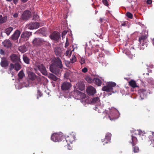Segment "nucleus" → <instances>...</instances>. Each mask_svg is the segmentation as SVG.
Here are the masks:
<instances>
[{
	"label": "nucleus",
	"instance_id": "obj_1",
	"mask_svg": "<svg viewBox=\"0 0 154 154\" xmlns=\"http://www.w3.org/2000/svg\"><path fill=\"white\" fill-rule=\"evenodd\" d=\"M63 65L62 61L59 57L55 58L54 60L53 63L50 66V71L53 73L58 76L60 73V69H62Z\"/></svg>",
	"mask_w": 154,
	"mask_h": 154
},
{
	"label": "nucleus",
	"instance_id": "obj_2",
	"mask_svg": "<svg viewBox=\"0 0 154 154\" xmlns=\"http://www.w3.org/2000/svg\"><path fill=\"white\" fill-rule=\"evenodd\" d=\"M116 85V84L114 82H109L106 86L103 87L102 90L103 91H105L107 92H112L114 93L116 92V90H114V88Z\"/></svg>",
	"mask_w": 154,
	"mask_h": 154
},
{
	"label": "nucleus",
	"instance_id": "obj_3",
	"mask_svg": "<svg viewBox=\"0 0 154 154\" xmlns=\"http://www.w3.org/2000/svg\"><path fill=\"white\" fill-rule=\"evenodd\" d=\"M33 69L36 72L38 70H39L43 75H48L46 68L43 64L35 63L34 65Z\"/></svg>",
	"mask_w": 154,
	"mask_h": 154
},
{
	"label": "nucleus",
	"instance_id": "obj_4",
	"mask_svg": "<svg viewBox=\"0 0 154 154\" xmlns=\"http://www.w3.org/2000/svg\"><path fill=\"white\" fill-rule=\"evenodd\" d=\"M138 140L137 138L133 135L131 136V140L129 141V143H131L133 146V151L134 153L138 152L139 151V149L138 147L135 146L137 143Z\"/></svg>",
	"mask_w": 154,
	"mask_h": 154
},
{
	"label": "nucleus",
	"instance_id": "obj_5",
	"mask_svg": "<svg viewBox=\"0 0 154 154\" xmlns=\"http://www.w3.org/2000/svg\"><path fill=\"white\" fill-rule=\"evenodd\" d=\"M63 137L62 133H54L51 136V139L53 141L57 142L61 141Z\"/></svg>",
	"mask_w": 154,
	"mask_h": 154
},
{
	"label": "nucleus",
	"instance_id": "obj_6",
	"mask_svg": "<svg viewBox=\"0 0 154 154\" xmlns=\"http://www.w3.org/2000/svg\"><path fill=\"white\" fill-rule=\"evenodd\" d=\"M31 15V12L29 10H26L23 12L20 18L23 20L27 21L30 18Z\"/></svg>",
	"mask_w": 154,
	"mask_h": 154
},
{
	"label": "nucleus",
	"instance_id": "obj_7",
	"mask_svg": "<svg viewBox=\"0 0 154 154\" xmlns=\"http://www.w3.org/2000/svg\"><path fill=\"white\" fill-rule=\"evenodd\" d=\"M39 23L36 22H31L26 25L27 27L31 29H37L39 27Z\"/></svg>",
	"mask_w": 154,
	"mask_h": 154
},
{
	"label": "nucleus",
	"instance_id": "obj_8",
	"mask_svg": "<svg viewBox=\"0 0 154 154\" xmlns=\"http://www.w3.org/2000/svg\"><path fill=\"white\" fill-rule=\"evenodd\" d=\"M51 39L58 42L60 38V34L58 32H54L50 36Z\"/></svg>",
	"mask_w": 154,
	"mask_h": 154
},
{
	"label": "nucleus",
	"instance_id": "obj_9",
	"mask_svg": "<svg viewBox=\"0 0 154 154\" xmlns=\"http://www.w3.org/2000/svg\"><path fill=\"white\" fill-rule=\"evenodd\" d=\"M26 72L28 75L29 79L32 81H34L36 79H38L39 78V77L37 76L33 72L29 70H27Z\"/></svg>",
	"mask_w": 154,
	"mask_h": 154
},
{
	"label": "nucleus",
	"instance_id": "obj_10",
	"mask_svg": "<svg viewBox=\"0 0 154 154\" xmlns=\"http://www.w3.org/2000/svg\"><path fill=\"white\" fill-rule=\"evenodd\" d=\"M20 33V31L18 30H16L14 34L11 35L10 38L13 41H16L18 40Z\"/></svg>",
	"mask_w": 154,
	"mask_h": 154
},
{
	"label": "nucleus",
	"instance_id": "obj_11",
	"mask_svg": "<svg viewBox=\"0 0 154 154\" xmlns=\"http://www.w3.org/2000/svg\"><path fill=\"white\" fill-rule=\"evenodd\" d=\"M71 84L70 83L67 82H64L61 86V89L63 91H67L71 87Z\"/></svg>",
	"mask_w": 154,
	"mask_h": 154
},
{
	"label": "nucleus",
	"instance_id": "obj_12",
	"mask_svg": "<svg viewBox=\"0 0 154 154\" xmlns=\"http://www.w3.org/2000/svg\"><path fill=\"white\" fill-rule=\"evenodd\" d=\"M31 35V32L25 31L23 32L21 35L20 40L22 38L25 39L26 40H28Z\"/></svg>",
	"mask_w": 154,
	"mask_h": 154
},
{
	"label": "nucleus",
	"instance_id": "obj_13",
	"mask_svg": "<svg viewBox=\"0 0 154 154\" xmlns=\"http://www.w3.org/2000/svg\"><path fill=\"white\" fill-rule=\"evenodd\" d=\"M72 94L73 95L74 97L78 98H80L82 96L83 97L85 95L84 93L76 90H74L72 92Z\"/></svg>",
	"mask_w": 154,
	"mask_h": 154
},
{
	"label": "nucleus",
	"instance_id": "obj_14",
	"mask_svg": "<svg viewBox=\"0 0 154 154\" xmlns=\"http://www.w3.org/2000/svg\"><path fill=\"white\" fill-rule=\"evenodd\" d=\"M45 41L41 38H35L32 41V44L35 46L38 47L41 45V43Z\"/></svg>",
	"mask_w": 154,
	"mask_h": 154
},
{
	"label": "nucleus",
	"instance_id": "obj_15",
	"mask_svg": "<svg viewBox=\"0 0 154 154\" xmlns=\"http://www.w3.org/2000/svg\"><path fill=\"white\" fill-rule=\"evenodd\" d=\"M87 92L89 95H93L96 92V90L95 88L91 86L88 87L86 90Z\"/></svg>",
	"mask_w": 154,
	"mask_h": 154
},
{
	"label": "nucleus",
	"instance_id": "obj_16",
	"mask_svg": "<svg viewBox=\"0 0 154 154\" xmlns=\"http://www.w3.org/2000/svg\"><path fill=\"white\" fill-rule=\"evenodd\" d=\"M11 60L13 62H18L20 61V59L19 57L17 55L13 54L11 55L10 56Z\"/></svg>",
	"mask_w": 154,
	"mask_h": 154
},
{
	"label": "nucleus",
	"instance_id": "obj_17",
	"mask_svg": "<svg viewBox=\"0 0 154 154\" xmlns=\"http://www.w3.org/2000/svg\"><path fill=\"white\" fill-rule=\"evenodd\" d=\"M111 134L109 133H107L105 136V138L104 139L103 141L102 140V142H104V143H107L110 141L111 138Z\"/></svg>",
	"mask_w": 154,
	"mask_h": 154
},
{
	"label": "nucleus",
	"instance_id": "obj_18",
	"mask_svg": "<svg viewBox=\"0 0 154 154\" xmlns=\"http://www.w3.org/2000/svg\"><path fill=\"white\" fill-rule=\"evenodd\" d=\"M147 38V36L146 35H143L140 37L139 38V41L140 43V44H141L142 46H144L145 45V44L143 43V42L146 40Z\"/></svg>",
	"mask_w": 154,
	"mask_h": 154
},
{
	"label": "nucleus",
	"instance_id": "obj_19",
	"mask_svg": "<svg viewBox=\"0 0 154 154\" xmlns=\"http://www.w3.org/2000/svg\"><path fill=\"white\" fill-rule=\"evenodd\" d=\"M136 133H138L139 136L141 137L142 140L145 139L146 137V133L144 131H142L140 130H137L135 131Z\"/></svg>",
	"mask_w": 154,
	"mask_h": 154
},
{
	"label": "nucleus",
	"instance_id": "obj_20",
	"mask_svg": "<svg viewBox=\"0 0 154 154\" xmlns=\"http://www.w3.org/2000/svg\"><path fill=\"white\" fill-rule=\"evenodd\" d=\"M148 138L151 142L150 145L151 146L154 147V132H152L151 134L149 136Z\"/></svg>",
	"mask_w": 154,
	"mask_h": 154
},
{
	"label": "nucleus",
	"instance_id": "obj_21",
	"mask_svg": "<svg viewBox=\"0 0 154 154\" xmlns=\"http://www.w3.org/2000/svg\"><path fill=\"white\" fill-rule=\"evenodd\" d=\"M2 44L4 47L6 48H10L11 47L12 44L11 41L8 40H6L2 42Z\"/></svg>",
	"mask_w": 154,
	"mask_h": 154
},
{
	"label": "nucleus",
	"instance_id": "obj_22",
	"mask_svg": "<svg viewBox=\"0 0 154 154\" xmlns=\"http://www.w3.org/2000/svg\"><path fill=\"white\" fill-rule=\"evenodd\" d=\"M75 137L74 135L70 134L67 136L66 138V141H68L72 143L75 140Z\"/></svg>",
	"mask_w": 154,
	"mask_h": 154
},
{
	"label": "nucleus",
	"instance_id": "obj_23",
	"mask_svg": "<svg viewBox=\"0 0 154 154\" xmlns=\"http://www.w3.org/2000/svg\"><path fill=\"white\" fill-rule=\"evenodd\" d=\"M93 82L97 85L100 86L101 85L102 81L98 78H94L93 79Z\"/></svg>",
	"mask_w": 154,
	"mask_h": 154
},
{
	"label": "nucleus",
	"instance_id": "obj_24",
	"mask_svg": "<svg viewBox=\"0 0 154 154\" xmlns=\"http://www.w3.org/2000/svg\"><path fill=\"white\" fill-rule=\"evenodd\" d=\"M91 103L92 104L95 103L99 104L100 101L99 98L98 97H96L91 99Z\"/></svg>",
	"mask_w": 154,
	"mask_h": 154
},
{
	"label": "nucleus",
	"instance_id": "obj_25",
	"mask_svg": "<svg viewBox=\"0 0 154 154\" xmlns=\"http://www.w3.org/2000/svg\"><path fill=\"white\" fill-rule=\"evenodd\" d=\"M129 84L130 86L133 88L138 87V86L137 85L136 82L133 80H131L129 82Z\"/></svg>",
	"mask_w": 154,
	"mask_h": 154
},
{
	"label": "nucleus",
	"instance_id": "obj_26",
	"mask_svg": "<svg viewBox=\"0 0 154 154\" xmlns=\"http://www.w3.org/2000/svg\"><path fill=\"white\" fill-rule=\"evenodd\" d=\"M8 61L5 60H2L0 63L1 66L3 67H7L8 66Z\"/></svg>",
	"mask_w": 154,
	"mask_h": 154
},
{
	"label": "nucleus",
	"instance_id": "obj_27",
	"mask_svg": "<svg viewBox=\"0 0 154 154\" xmlns=\"http://www.w3.org/2000/svg\"><path fill=\"white\" fill-rule=\"evenodd\" d=\"M78 85V88L80 90L83 91L85 89V86L83 82H79Z\"/></svg>",
	"mask_w": 154,
	"mask_h": 154
},
{
	"label": "nucleus",
	"instance_id": "obj_28",
	"mask_svg": "<svg viewBox=\"0 0 154 154\" xmlns=\"http://www.w3.org/2000/svg\"><path fill=\"white\" fill-rule=\"evenodd\" d=\"M13 29V27H9L6 29L5 30V32L8 35H9L12 31Z\"/></svg>",
	"mask_w": 154,
	"mask_h": 154
},
{
	"label": "nucleus",
	"instance_id": "obj_29",
	"mask_svg": "<svg viewBox=\"0 0 154 154\" xmlns=\"http://www.w3.org/2000/svg\"><path fill=\"white\" fill-rule=\"evenodd\" d=\"M48 77L55 81H56L58 79L56 76L52 74H50L48 76Z\"/></svg>",
	"mask_w": 154,
	"mask_h": 154
},
{
	"label": "nucleus",
	"instance_id": "obj_30",
	"mask_svg": "<svg viewBox=\"0 0 154 154\" xmlns=\"http://www.w3.org/2000/svg\"><path fill=\"white\" fill-rule=\"evenodd\" d=\"M14 68L15 70L18 71L21 68V65L18 62L14 64Z\"/></svg>",
	"mask_w": 154,
	"mask_h": 154
},
{
	"label": "nucleus",
	"instance_id": "obj_31",
	"mask_svg": "<svg viewBox=\"0 0 154 154\" xmlns=\"http://www.w3.org/2000/svg\"><path fill=\"white\" fill-rule=\"evenodd\" d=\"M72 72L69 71L66 72L64 74V77L66 79H69L70 76Z\"/></svg>",
	"mask_w": 154,
	"mask_h": 154
},
{
	"label": "nucleus",
	"instance_id": "obj_32",
	"mask_svg": "<svg viewBox=\"0 0 154 154\" xmlns=\"http://www.w3.org/2000/svg\"><path fill=\"white\" fill-rule=\"evenodd\" d=\"M24 75V74L23 70H21L18 73V76L20 79H22Z\"/></svg>",
	"mask_w": 154,
	"mask_h": 154
},
{
	"label": "nucleus",
	"instance_id": "obj_33",
	"mask_svg": "<svg viewBox=\"0 0 154 154\" xmlns=\"http://www.w3.org/2000/svg\"><path fill=\"white\" fill-rule=\"evenodd\" d=\"M109 118L110 119L111 121L117 119V117L116 116L115 114H112L111 113L110 115L109 116Z\"/></svg>",
	"mask_w": 154,
	"mask_h": 154
},
{
	"label": "nucleus",
	"instance_id": "obj_34",
	"mask_svg": "<svg viewBox=\"0 0 154 154\" xmlns=\"http://www.w3.org/2000/svg\"><path fill=\"white\" fill-rule=\"evenodd\" d=\"M23 59L24 62L28 64L29 63V59L27 56H23Z\"/></svg>",
	"mask_w": 154,
	"mask_h": 154
},
{
	"label": "nucleus",
	"instance_id": "obj_35",
	"mask_svg": "<svg viewBox=\"0 0 154 154\" xmlns=\"http://www.w3.org/2000/svg\"><path fill=\"white\" fill-rule=\"evenodd\" d=\"M61 49H55L54 51L57 55L60 56L61 54Z\"/></svg>",
	"mask_w": 154,
	"mask_h": 154
},
{
	"label": "nucleus",
	"instance_id": "obj_36",
	"mask_svg": "<svg viewBox=\"0 0 154 154\" xmlns=\"http://www.w3.org/2000/svg\"><path fill=\"white\" fill-rule=\"evenodd\" d=\"M7 17L4 16L1 18H0V24H2L5 22L7 21Z\"/></svg>",
	"mask_w": 154,
	"mask_h": 154
},
{
	"label": "nucleus",
	"instance_id": "obj_37",
	"mask_svg": "<svg viewBox=\"0 0 154 154\" xmlns=\"http://www.w3.org/2000/svg\"><path fill=\"white\" fill-rule=\"evenodd\" d=\"M85 80L88 83H91L93 82V79L89 76H87L85 78Z\"/></svg>",
	"mask_w": 154,
	"mask_h": 154
},
{
	"label": "nucleus",
	"instance_id": "obj_38",
	"mask_svg": "<svg viewBox=\"0 0 154 154\" xmlns=\"http://www.w3.org/2000/svg\"><path fill=\"white\" fill-rule=\"evenodd\" d=\"M43 95L42 93L39 90H38L37 94V98L38 99L39 97L42 96Z\"/></svg>",
	"mask_w": 154,
	"mask_h": 154
},
{
	"label": "nucleus",
	"instance_id": "obj_39",
	"mask_svg": "<svg viewBox=\"0 0 154 154\" xmlns=\"http://www.w3.org/2000/svg\"><path fill=\"white\" fill-rule=\"evenodd\" d=\"M74 49H73L71 51H70V50H67L65 53L66 56H67L69 55H70L71 54L72 52L74 51Z\"/></svg>",
	"mask_w": 154,
	"mask_h": 154
},
{
	"label": "nucleus",
	"instance_id": "obj_40",
	"mask_svg": "<svg viewBox=\"0 0 154 154\" xmlns=\"http://www.w3.org/2000/svg\"><path fill=\"white\" fill-rule=\"evenodd\" d=\"M126 15L130 19H132L133 18L132 14L129 12H127L126 13Z\"/></svg>",
	"mask_w": 154,
	"mask_h": 154
},
{
	"label": "nucleus",
	"instance_id": "obj_41",
	"mask_svg": "<svg viewBox=\"0 0 154 154\" xmlns=\"http://www.w3.org/2000/svg\"><path fill=\"white\" fill-rule=\"evenodd\" d=\"M23 48H29L30 47V44L29 43L27 42L25 44L23 45Z\"/></svg>",
	"mask_w": 154,
	"mask_h": 154
},
{
	"label": "nucleus",
	"instance_id": "obj_42",
	"mask_svg": "<svg viewBox=\"0 0 154 154\" xmlns=\"http://www.w3.org/2000/svg\"><path fill=\"white\" fill-rule=\"evenodd\" d=\"M71 62L72 63H73L75 62L76 60V57L74 55H72V57L70 59Z\"/></svg>",
	"mask_w": 154,
	"mask_h": 154
},
{
	"label": "nucleus",
	"instance_id": "obj_43",
	"mask_svg": "<svg viewBox=\"0 0 154 154\" xmlns=\"http://www.w3.org/2000/svg\"><path fill=\"white\" fill-rule=\"evenodd\" d=\"M79 62L81 64L84 63H85V59L83 57H81L79 60Z\"/></svg>",
	"mask_w": 154,
	"mask_h": 154
},
{
	"label": "nucleus",
	"instance_id": "obj_44",
	"mask_svg": "<svg viewBox=\"0 0 154 154\" xmlns=\"http://www.w3.org/2000/svg\"><path fill=\"white\" fill-rule=\"evenodd\" d=\"M14 68V65L12 63H11L10 64V66L9 69L10 71H11Z\"/></svg>",
	"mask_w": 154,
	"mask_h": 154
},
{
	"label": "nucleus",
	"instance_id": "obj_45",
	"mask_svg": "<svg viewBox=\"0 0 154 154\" xmlns=\"http://www.w3.org/2000/svg\"><path fill=\"white\" fill-rule=\"evenodd\" d=\"M39 16L37 15H34L33 16V20H37L39 18Z\"/></svg>",
	"mask_w": 154,
	"mask_h": 154
},
{
	"label": "nucleus",
	"instance_id": "obj_46",
	"mask_svg": "<svg viewBox=\"0 0 154 154\" xmlns=\"http://www.w3.org/2000/svg\"><path fill=\"white\" fill-rule=\"evenodd\" d=\"M88 69L86 67H85L82 69V71L84 73H86L88 72Z\"/></svg>",
	"mask_w": 154,
	"mask_h": 154
},
{
	"label": "nucleus",
	"instance_id": "obj_47",
	"mask_svg": "<svg viewBox=\"0 0 154 154\" xmlns=\"http://www.w3.org/2000/svg\"><path fill=\"white\" fill-rule=\"evenodd\" d=\"M103 4L106 6H108V2L106 0H103Z\"/></svg>",
	"mask_w": 154,
	"mask_h": 154
},
{
	"label": "nucleus",
	"instance_id": "obj_48",
	"mask_svg": "<svg viewBox=\"0 0 154 154\" xmlns=\"http://www.w3.org/2000/svg\"><path fill=\"white\" fill-rule=\"evenodd\" d=\"M20 51L22 53H24L27 51V49H19Z\"/></svg>",
	"mask_w": 154,
	"mask_h": 154
},
{
	"label": "nucleus",
	"instance_id": "obj_49",
	"mask_svg": "<svg viewBox=\"0 0 154 154\" xmlns=\"http://www.w3.org/2000/svg\"><path fill=\"white\" fill-rule=\"evenodd\" d=\"M69 44L68 41H67V39H66V41L65 43V48H66L69 45Z\"/></svg>",
	"mask_w": 154,
	"mask_h": 154
},
{
	"label": "nucleus",
	"instance_id": "obj_50",
	"mask_svg": "<svg viewBox=\"0 0 154 154\" xmlns=\"http://www.w3.org/2000/svg\"><path fill=\"white\" fill-rule=\"evenodd\" d=\"M0 53L2 55L4 54V51L2 49L0 50Z\"/></svg>",
	"mask_w": 154,
	"mask_h": 154
},
{
	"label": "nucleus",
	"instance_id": "obj_51",
	"mask_svg": "<svg viewBox=\"0 0 154 154\" xmlns=\"http://www.w3.org/2000/svg\"><path fill=\"white\" fill-rule=\"evenodd\" d=\"M67 32L66 31H63L62 33V36L63 38V36H65V35L67 33Z\"/></svg>",
	"mask_w": 154,
	"mask_h": 154
},
{
	"label": "nucleus",
	"instance_id": "obj_52",
	"mask_svg": "<svg viewBox=\"0 0 154 154\" xmlns=\"http://www.w3.org/2000/svg\"><path fill=\"white\" fill-rule=\"evenodd\" d=\"M13 16L14 17H18V14L17 13H15L13 15Z\"/></svg>",
	"mask_w": 154,
	"mask_h": 154
},
{
	"label": "nucleus",
	"instance_id": "obj_53",
	"mask_svg": "<svg viewBox=\"0 0 154 154\" xmlns=\"http://www.w3.org/2000/svg\"><path fill=\"white\" fill-rule=\"evenodd\" d=\"M152 2L151 0H147V3L148 4H150Z\"/></svg>",
	"mask_w": 154,
	"mask_h": 154
},
{
	"label": "nucleus",
	"instance_id": "obj_54",
	"mask_svg": "<svg viewBox=\"0 0 154 154\" xmlns=\"http://www.w3.org/2000/svg\"><path fill=\"white\" fill-rule=\"evenodd\" d=\"M19 0H13V1L14 3L15 4H16L17 3L18 1Z\"/></svg>",
	"mask_w": 154,
	"mask_h": 154
},
{
	"label": "nucleus",
	"instance_id": "obj_55",
	"mask_svg": "<svg viewBox=\"0 0 154 154\" xmlns=\"http://www.w3.org/2000/svg\"><path fill=\"white\" fill-rule=\"evenodd\" d=\"M21 1L23 2V3H25L28 0H20Z\"/></svg>",
	"mask_w": 154,
	"mask_h": 154
},
{
	"label": "nucleus",
	"instance_id": "obj_56",
	"mask_svg": "<svg viewBox=\"0 0 154 154\" xmlns=\"http://www.w3.org/2000/svg\"><path fill=\"white\" fill-rule=\"evenodd\" d=\"M45 43L46 44V45H47L48 46H49L50 45V44L48 42H46Z\"/></svg>",
	"mask_w": 154,
	"mask_h": 154
},
{
	"label": "nucleus",
	"instance_id": "obj_57",
	"mask_svg": "<svg viewBox=\"0 0 154 154\" xmlns=\"http://www.w3.org/2000/svg\"><path fill=\"white\" fill-rule=\"evenodd\" d=\"M143 95V92H141L140 93V97H141Z\"/></svg>",
	"mask_w": 154,
	"mask_h": 154
},
{
	"label": "nucleus",
	"instance_id": "obj_58",
	"mask_svg": "<svg viewBox=\"0 0 154 154\" xmlns=\"http://www.w3.org/2000/svg\"><path fill=\"white\" fill-rule=\"evenodd\" d=\"M8 2H11L12 1V0H6Z\"/></svg>",
	"mask_w": 154,
	"mask_h": 154
},
{
	"label": "nucleus",
	"instance_id": "obj_59",
	"mask_svg": "<svg viewBox=\"0 0 154 154\" xmlns=\"http://www.w3.org/2000/svg\"><path fill=\"white\" fill-rule=\"evenodd\" d=\"M103 58V57H99L98 58H99V59H101L102 58Z\"/></svg>",
	"mask_w": 154,
	"mask_h": 154
},
{
	"label": "nucleus",
	"instance_id": "obj_60",
	"mask_svg": "<svg viewBox=\"0 0 154 154\" xmlns=\"http://www.w3.org/2000/svg\"><path fill=\"white\" fill-rule=\"evenodd\" d=\"M2 16L1 15H0V18H2Z\"/></svg>",
	"mask_w": 154,
	"mask_h": 154
},
{
	"label": "nucleus",
	"instance_id": "obj_61",
	"mask_svg": "<svg viewBox=\"0 0 154 154\" xmlns=\"http://www.w3.org/2000/svg\"><path fill=\"white\" fill-rule=\"evenodd\" d=\"M125 24H122V25L123 26H125Z\"/></svg>",
	"mask_w": 154,
	"mask_h": 154
},
{
	"label": "nucleus",
	"instance_id": "obj_62",
	"mask_svg": "<svg viewBox=\"0 0 154 154\" xmlns=\"http://www.w3.org/2000/svg\"><path fill=\"white\" fill-rule=\"evenodd\" d=\"M122 51H123V49H122Z\"/></svg>",
	"mask_w": 154,
	"mask_h": 154
},
{
	"label": "nucleus",
	"instance_id": "obj_63",
	"mask_svg": "<svg viewBox=\"0 0 154 154\" xmlns=\"http://www.w3.org/2000/svg\"><path fill=\"white\" fill-rule=\"evenodd\" d=\"M100 20H101V21H102V20L101 19H100Z\"/></svg>",
	"mask_w": 154,
	"mask_h": 154
},
{
	"label": "nucleus",
	"instance_id": "obj_64",
	"mask_svg": "<svg viewBox=\"0 0 154 154\" xmlns=\"http://www.w3.org/2000/svg\"><path fill=\"white\" fill-rule=\"evenodd\" d=\"M96 47H98V46H96Z\"/></svg>",
	"mask_w": 154,
	"mask_h": 154
}]
</instances>
